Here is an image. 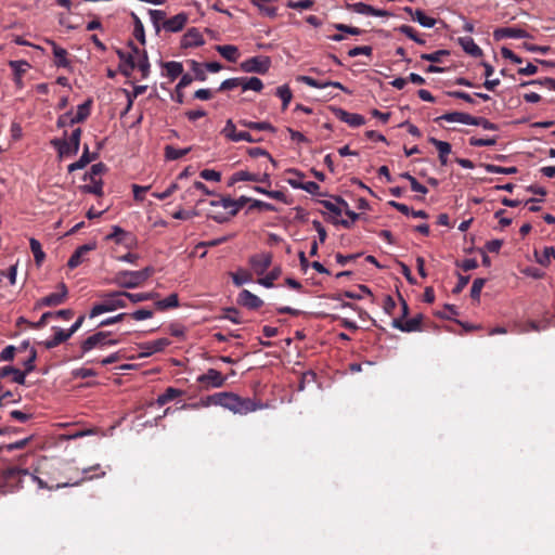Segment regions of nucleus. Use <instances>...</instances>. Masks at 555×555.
<instances>
[{
    "mask_svg": "<svg viewBox=\"0 0 555 555\" xmlns=\"http://www.w3.org/2000/svg\"><path fill=\"white\" fill-rule=\"evenodd\" d=\"M208 402L223 406L234 413L247 414L260 409L262 405L249 398H242L233 392H218L209 396Z\"/></svg>",
    "mask_w": 555,
    "mask_h": 555,
    "instance_id": "1",
    "label": "nucleus"
},
{
    "mask_svg": "<svg viewBox=\"0 0 555 555\" xmlns=\"http://www.w3.org/2000/svg\"><path fill=\"white\" fill-rule=\"evenodd\" d=\"M125 293L126 292L124 291H117L103 295V302L96 304L92 307L89 313V318L93 319L102 313L126 308L127 302L124 299Z\"/></svg>",
    "mask_w": 555,
    "mask_h": 555,
    "instance_id": "2",
    "label": "nucleus"
},
{
    "mask_svg": "<svg viewBox=\"0 0 555 555\" xmlns=\"http://www.w3.org/2000/svg\"><path fill=\"white\" fill-rule=\"evenodd\" d=\"M107 171V167L103 163L93 164L88 172L83 175V180H90V184L79 186L80 192L85 194H94L96 196L103 195V180L99 178L102 173Z\"/></svg>",
    "mask_w": 555,
    "mask_h": 555,
    "instance_id": "3",
    "label": "nucleus"
},
{
    "mask_svg": "<svg viewBox=\"0 0 555 555\" xmlns=\"http://www.w3.org/2000/svg\"><path fill=\"white\" fill-rule=\"evenodd\" d=\"M119 341V339L111 338V332L99 331L81 341V356L93 349L105 350L108 347L117 345Z\"/></svg>",
    "mask_w": 555,
    "mask_h": 555,
    "instance_id": "4",
    "label": "nucleus"
},
{
    "mask_svg": "<svg viewBox=\"0 0 555 555\" xmlns=\"http://www.w3.org/2000/svg\"><path fill=\"white\" fill-rule=\"evenodd\" d=\"M73 317H74L73 309H61L57 311L44 312L37 322H30L27 319H25L24 317H20L16 320V325L27 324L33 330H40L47 324L49 318L70 320Z\"/></svg>",
    "mask_w": 555,
    "mask_h": 555,
    "instance_id": "5",
    "label": "nucleus"
},
{
    "mask_svg": "<svg viewBox=\"0 0 555 555\" xmlns=\"http://www.w3.org/2000/svg\"><path fill=\"white\" fill-rule=\"evenodd\" d=\"M68 297V288L64 282L59 283L57 291L51 293L35 302L34 309L39 310L43 307H57L66 301Z\"/></svg>",
    "mask_w": 555,
    "mask_h": 555,
    "instance_id": "6",
    "label": "nucleus"
},
{
    "mask_svg": "<svg viewBox=\"0 0 555 555\" xmlns=\"http://www.w3.org/2000/svg\"><path fill=\"white\" fill-rule=\"evenodd\" d=\"M270 66L271 59L264 55L253 56L250 59L243 61L240 64V68L244 73H255L260 75L266 74L270 69Z\"/></svg>",
    "mask_w": 555,
    "mask_h": 555,
    "instance_id": "7",
    "label": "nucleus"
},
{
    "mask_svg": "<svg viewBox=\"0 0 555 555\" xmlns=\"http://www.w3.org/2000/svg\"><path fill=\"white\" fill-rule=\"evenodd\" d=\"M240 181H253V182L266 183L269 186L271 185V179H270V175L268 172H264L263 175H258V173H250L245 170H240V171L234 172L230 177V179L228 181V186H233L236 182H240Z\"/></svg>",
    "mask_w": 555,
    "mask_h": 555,
    "instance_id": "8",
    "label": "nucleus"
},
{
    "mask_svg": "<svg viewBox=\"0 0 555 555\" xmlns=\"http://www.w3.org/2000/svg\"><path fill=\"white\" fill-rule=\"evenodd\" d=\"M115 283L122 288H135L143 284L138 271L122 270L116 273Z\"/></svg>",
    "mask_w": 555,
    "mask_h": 555,
    "instance_id": "9",
    "label": "nucleus"
},
{
    "mask_svg": "<svg viewBox=\"0 0 555 555\" xmlns=\"http://www.w3.org/2000/svg\"><path fill=\"white\" fill-rule=\"evenodd\" d=\"M100 468V465H95V466H92V467H89V468H85L82 470V474L85 475L83 477L75 480V481H67V482H63V483H57L55 487H49L48 483L46 481H43L41 478H39L38 476L36 475H31V479L38 485V487L40 489H49V490H52V489H61V488H66V487H74V486H79L81 482H83L85 480H88V479H91L92 477L88 476V473L93 470V469H99Z\"/></svg>",
    "mask_w": 555,
    "mask_h": 555,
    "instance_id": "10",
    "label": "nucleus"
},
{
    "mask_svg": "<svg viewBox=\"0 0 555 555\" xmlns=\"http://www.w3.org/2000/svg\"><path fill=\"white\" fill-rule=\"evenodd\" d=\"M196 380L206 388H220L225 384L227 378L219 371L208 369L207 372L199 375Z\"/></svg>",
    "mask_w": 555,
    "mask_h": 555,
    "instance_id": "11",
    "label": "nucleus"
},
{
    "mask_svg": "<svg viewBox=\"0 0 555 555\" xmlns=\"http://www.w3.org/2000/svg\"><path fill=\"white\" fill-rule=\"evenodd\" d=\"M330 111L341 121L348 124L352 128L360 127L365 124V118L356 113H349L341 107L330 106Z\"/></svg>",
    "mask_w": 555,
    "mask_h": 555,
    "instance_id": "12",
    "label": "nucleus"
},
{
    "mask_svg": "<svg viewBox=\"0 0 555 555\" xmlns=\"http://www.w3.org/2000/svg\"><path fill=\"white\" fill-rule=\"evenodd\" d=\"M254 272L261 276L266 273L272 263V255L270 253L256 254L249 257L248 260Z\"/></svg>",
    "mask_w": 555,
    "mask_h": 555,
    "instance_id": "13",
    "label": "nucleus"
},
{
    "mask_svg": "<svg viewBox=\"0 0 555 555\" xmlns=\"http://www.w3.org/2000/svg\"><path fill=\"white\" fill-rule=\"evenodd\" d=\"M422 322L423 314L418 313L406 321H402L400 318H396L392 320L391 326L404 333H412L421 331Z\"/></svg>",
    "mask_w": 555,
    "mask_h": 555,
    "instance_id": "14",
    "label": "nucleus"
},
{
    "mask_svg": "<svg viewBox=\"0 0 555 555\" xmlns=\"http://www.w3.org/2000/svg\"><path fill=\"white\" fill-rule=\"evenodd\" d=\"M116 54L120 60V63L118 65L119 73H121L125 77H130L133 69L137 67L133 54L125 52L121 49H116Z\"/></svg>",
    "mask_w": 555,
    "mask_h": 555,
    "instance_id": "15",
    "label": "nucleus"
},
{
    "mask_svg": "<svg viewBox=\"0 0 555 555\" xmlns=\"http://www.w3.org/2000/svg\"><path fill=\"white\" fill-rule=\"evenodd\" d=\"M169 345L170 340L168 338H158L154 341L141 344L140 348L142 349V352L138 356V358H146L156 352H160Z\"/></svg>",
    "mask_w": 555,
    "mask_h": 555,
    "instance_id": "16",
    "label": "nucleus"
},
{
    "mask_svg": "<svg viewBox=\"0 0 555 555\" xmlns=\"http://www.w3.org/2000/svg\"><path fill=\"white\" fill-rule=\"evenodd\" d=\"M530 34L518 27H501L493 31V38L500 41L505 38H530Z\"/></svg>",
    "mask_w": 555,
    "mask_h": 555,
    "instance_id": "17",
    "label": "nucleus"
},
{
    "mask_svg": "<svg viewBox=\"0 0 555 555\" xmlns=\"http://www.w3.org/2000/svg\"><path fill=\"white\" fill-rule=\"evenodd\" d=\"M188 20H189L188 14L184 12H181V13H178L177 15L164 21L162 26L166 31L178 33L184 28Z\"/></svg>",
    "mask_w": 555,
    "mask_h": 555,
    "instance_id": "18",
    "label": "nucleus"
},
{
    "mask_svg": "<svg viewBox=\"0 0 555 555\" xmlns=\"http://www.w3.org/2000/svg\"><path fill=\"white\" fill-rule=\"evenodd\" d=\"M98 157H99V153L98 152L91 153L89 151V146L86 144L83 146L82 155L80 156V158L77 162L72 163L70 165H68L67 171L68 172H74L76 170L83 169L92 160L98 159Z\"/></svg>",
    "mask_w": 555,
    "mask_h": 555,
    "instance_id": "19",
    "label": "nucleus"
},
{
    "mask_svg": "<svg viewBox=\"0 0 555 555\" xmlns=\"http://www.w3.org/2000/svg\"><path fill=\"white\" fill-rule=\"evenodd\" d=\"M205 43L204 38L199 30L195 27L188 29L181 39V47L184 49L201 47Z\"/></svg>",
    "mask_w": 555,
    "mask_h": 555,
    "instance_id": "20",
    "label": "nucleus"
},
{
    "mask_svg": "<svg viewBox=\"0 0 555 555\" xmlns=\"http://www.w3.org/2000/svg\"><path fill=\"white\" fill-rule=\"evenodd\" d=\"M48 44L51 46L52 48V53H53V56H54V64L56 67H63V68H68L70 66V62L68 60V52L56 44L55 41L53 40H47Z\"/></svg>",
    "mask_w": 555,
    "mask_h": 555,
    "instance_id": "21",
    "label": "nucleus"
},
{
    "mask_svg": "<svg viewBox=\"0 0 555 555\" xmlns=\"http://www.w3.org/2000/svg\"><path fill=\"white\" fill-rule=\"evenodd\" d=\"M96 247V244L95 243H89V244H85V245H81L79 246L75 251L74 254L70 256V258L68 259L67 261V266L69 269H75L77 268L79 264H81L83 262V257L87 253L95 249Z\"/></svg>",
    "mask_w": 555,
    "mask_h": 555,
    "instance_id": "22",
    "label": "nucleus"
},
{
    "mask_svg": "<svg viewBox=\"0 0 555 555\" xmlns=\"http://www.w3.org/2000/svg\"><path fill=\"white\" fill-rule=\"evenodd\" d=\"M237 302L241 306L246 307L251 310H256L263 305V301L258 296H256L255 294L249 292L248 289H243L238 294Z\"/></svg>",
    "mask_w": 555,
    "mask_h": 555,
    "instance_id": "23",
    "label": "nucleus"
},
{
    "mask_svg": "<svg viewBox=\"0 0 555 555\" xmlns=\"http://www.w3.org/2000/svg\"><path fill=\"white\" fill-rule=\"evenodd\" d=\"M403 11L425 28H433L437 23L436 18L427 16L424 11L420 9L413 10L411 7H405Z\"/></svg>",
    "mask_w": 555,
    "mask_h": 555,
    "instance_id": "24",
    "label": "nucleus"
},
{
    "mask_svg": "<svg viewBox=\"0 0 555 555\" xmlns=\"http://www.w3.org/2000/svg\"><path fill=\"white\" fill-rule=\"evenodd\" d=\"M52 330L54 331V335L42 343L47 349H53L73 336L68 330L65 331L56 326H53Z\"/></svg>",
    "mask_w": 555,
    "mask_h": 555,
    "instance_id": "25",
    "label": "nucleus"
},
{
    "mask_svg": "<svg viewBox=\"0 0 555 555\" xmlns=\"http://www.w3.org/2000/svg\"><path fill=\"white\" fill-rule=\"evenodd\" d=\"M428 142L431 143L439 153V160L442 166L448 164V155L451 153L452 146L449 142L438 140L434 137L428 138Z\"/></svg>",
    "mask_w": 555,
    "mask_h": 555,
    "instance_id": "26",
    "label": "nucleus"
},
{
    "mask_svg": "<svg viewBox=\"0 0 555 555\" xmlns=\"http://www.w3.org/2000/svg\"><path fill=\"white\" fill-rule=\"evenodd\" d=\"M91 99H88L86 102L78 105L76 115L69 119V125L85 121L91 113Z\"/></svg>",
    "mask_w": 555,
    "mask_h": 555,
    "instance_id": "27",
    "label": "nucleus"
},
{
    "mask_svg": "<svg viewBox=\"0 0 555 555\" xmlns=\"http://www.w3.org/2000/svg\"><path fill=\"white\" fill-rule=\"evenodd\" d=\"M51 144L57 150L60 157L75 156L78 151H74L70 143L64 139H53Z\"/></svg>",
    "mask_w": 555,
    "mask_h": 555,
    "instance_id": "28",
    "label": "nucleus"
},
{
    "mask_svg": "<svg viewBox=\"0 0 555 555\" xmlns=\"http://www.w3.org/2000/svg\"><path fill=\"white\" fill-rule=\"evenodd\" d=\"M459 42L467 54L474 57H479L482 55V50L475 43L472 37L460 38Z\"/></svg>",
    "mask_w": 555,
    "mask_h": 555,
    "instance_id": "29",
    "label": "nucleus"
},
{
    "mask_svg": "<svg viewBox=\"0 0 555 555\" xmlns=\"http://www.w3.org/2000/svg\"><path fill=\"white\" fill-rule=\"evenodd\" d=\"M216 50L229 62L234 63L240 56L237 47L233 44L216 46Z\"/></svg>",
    "mask_w": 555,
    "mask_h": 555,
    "instance_id": "30",
    "label": "nucleus"
},
{
    "mask_svg": "<svg viewBox=\"0 0 555 555\" xmlns=\"http://www.w3.org/2000/svg\"><path fill=\"white\" fill-rule=\"evenodd\" d=\"M163 67L166 70V75L171 81L176 80L183 73V65L180 62L170 61L163 63Z\"/></svg>",
    "mask_w": 555,
    "mask_h": 555,
    "instance_id": "31",
    "label": "nucleus"
},
{
    "mask_svg": "<svg viewBox=\"0 0 555 555\" xmlns=\"http://www.w3.org/2000/svg\"><path fill=\"white\" fill-rule=\"evenodd\" d=\"M155 308L159 311H165L171 308L179 307V297L178 294L172 293L164 299L155 301Z\"/></svg>",
    "mask_w": 555,
    "mask_h": 555,
    "instance_id": "32",
    "label": "nucleus"
},
{
    "mask_svg": "<svg viewBox=\"0 0 555 555\" xmlns=\"http://www.w3.org/2000/svg\"><path fill=\"white\" fill-rule=\"evenodd\" d=\"M238 124L251 130L270 131L273 133L276 131L275 127L268 121H248L245 119H241Z\"/></svg>",
    "mask_w": 555,
    "mask_h": 555,
    "instance_id": "33",
    "label": "nucleus"
},
{
    "mask_svg": "<svg viewBox=\"0 0 555 555\" xmlns=\"http://www.w3.org/2000/svg\"><path fill=\"white\" fill-rule=\"evenodd\" d=\"M131 236V234L125 231L119 225L112 227V233L105 236L106 241H114L116 244H122L127 241V237Z\"/></svg>",
    "mask_w": 555,
    "mask_h": 555,
    "instance_id": "34",
    "label": "nucleus"
},
{
    "mask_svg": "<svg viewBox=\"0 0 555 555\" xmlns=\"http://www.w3.org/2000/svg\"><path fill=\"white\" fill-rule=\"evenodd\" d=\"M282 274L281 267H274L267 275L259 278L258 283L263 287L271 288L274 285V281Z\"/></svg>",
    "mask_w": 555,
    "mask_h": 555,
    "instance_id": "35",
    "label": "nucleus"
},
{
    "mask_svg": "<svg viewBox=\"0 0 555 555\" xmlns=\"http://www.w3.org/2000/svg\"><path fill=\"white\" fill-rule=\"evenodd\" d=\"M159 294L156 292L146 293H125V298H128L132 304H138L146 300L158 298Z\"/></svg>",
    "mask_w": 555,
    "mask_h": 555,
    "instance_id": "36",
    "label": "nucleus"
},
{
    "mask_svg": "<svg viewBox=\"0 0 555 555\" xmlns=\"http://www.w3.org/2000/svg\"><path fill=\"white\" fill-rule=\"evenodd\" d=\"M183 391L180 389L168 387L162 395L157 397L156 403L159 406H163L175 398L180 397Z\"/></svg>",
    "mask_w": 555,
    "mask_h": 555,
    "instance_id": "37",
    "label": "nucleus"
},
{
    "mask_svg": "<svg viewBox=\"0 0 555 555\" xmlns=\"http://www.w3.org/2000/svg\"><path fill=\"white\" fill-rule=\"evenodd\" d=\"M131 17L133 20V36L141 44H145L146 39L143 23L134 12H131Z\"/></svg>",
    "mask_w": 555,
    "mask_h": 555,
    "instance_id": "38",
    "label": "nucleus"
},
{
    "mask_svg": "<svg viewBox=\"0 0 555 555\" xmlns=\"http://www.w3.org/2000/svg\"><path fill=\"white\" fill-rule=\"evenodd\" d=\"M191 147L177 149L172 145L165 146V158L166 160H177L191 152Z\"/></svg>",
    "mask_w": 555,
    "mask_h": 555,
    "instance_id": "39",
    "label": "nucleus"
},
{
    "mask_svg": "<svg viewBox=\"0 0 555 555\" xmlns=\"http://www.w3.org/2000/svg\"><path fill=\"white\" fill-rule=\"evenodd\" d=\"M30 475L29 470L27 468H20V467H8L5 470L2 472V478L5 482H9L10 480L20 477V476H28Z\"/></svg>",
    "mask_w": 555,
    "mask_h": 555,
    "instance_id": "40",
    "label": "nucleus"
},
{
    "mask_svg": "<svg viewBox=\"0 0 555 555\" xmlns=\"http://www.w3.org/2000/svg\"><path fill=\"white\" fill-rule=\"evenodd\" d=\"M29 245L31 253L34 254L36 264L40 266L46 258V254L42 250L40 242L33 237L29 240Z\"/></svg>",
    "mask_w": 555,
    "mask_h": 555,
    "instance_id": "41",
    "label": "nucleus"
},
{
    "mask_svg": "<svg viewBox=\"0 0 555 555\" xmlns=\"http://www.w3.org/2000/svg\"><path fill=\"white\" fill-rule=\"evenodd\" d=\"M489 173L514 175L518 172L517 167H501L492 164L481 165Z\"/></svg>",
    "mask_w": 555,
    "mask_h": 555,
    "instance_id": "42",
    "label": "nucleus"
},
{
    "mask_svg": "<svg viewBox=\"0 0 555 555\" xmlns=\"http://www.w3.org/2000/svg\"><path fill=\"white\" fill-rule=\"evenodd\" d=\"M276 95L282 100V109L285 111L293 98V93L288 85L280 86L276 89Z\"/></svg>",
    "mask_w": 555,
    "mask_h": 555,
    "instance_id": "43",
    "label": "nucleus"
},
{
    "mask_svg": "<svg viewBox=\"0 0 555 555\" xmlns=\"http://www.w3.org/2000/svg\"><path fill=\"white\" fill-rule=\"evenodd\" d=\"M135 63L137 67L141 72L142 78H147L151 72V63L149 61L147 52L145 50H142V55Z\"/></svg>",
    "mask_w": 555,
    "mask_h": 555,
    "instance_id": "44",
    "label": "nucleus"
},
{
    "mask_svg": "<svg viewBox=\"0 0 555 555\" xmlns=\"http://www.w3.org/2000/svg\"><path fill=\"white\" fill-rule=\"evenodd\" d=\"M534 256L538 263L547 267L550 264L551 257L555 259V248L552 246H547L544 248L543 254L541 256L538 254V251H534Z\"/></svg>",
    "mask_w": 555,
    "mask_h": 555,
    "instance_id": "45",
    "label": "nucleus"
},
{
    "mask_svg": "<svg viewBox=\"0 0 555 555\" xmlns=\"http://www.w3.org/2000/svg\"><path fill=\"white\" fill-rule=\"evenodd\" d=\"M149 14H150V17H151V22L155 28V31L156 34H159L160 31V23L165 20L166 17V13L162 10H149Z\"/></svg>",
    "mask_w": 555,
    "mask_h": 555,
    "instance_id": "46",
    "label": "nucleus"
},
{
    "mask_svg": "<svg viewBox=\"0 0 555 555\" xmlns=\"http://www.w3.org/2000/svg\"><path fill=\"white\" fill-rule=\"evenodd\" d=\"M346 9L362 15H371L372 12V5L364 2L347 3Z\"/></svg>",
    "mask_w": 555,
    "mask_h": 555,
    "instance_id": "47",
    "label": "nucleus"
},
{
    "mask_svg": "<svg viewBox=\"0 0 555 555\" xmlns=\"http://www.w3.org/2000/svg\"><path fill=\"white\" fill-rule=\"evenodd\" d=\"M396 30L405 35L406 37H409L410 39H412L413 41H415L418 44H425V40L420 38L418 35L416 34L415 29L409 25H401V26L397 27Z\"/></svg>",
    "mask_w": 555,
    "mask_h": 555,
    "instance_id": "48",
    "label": "nucleus"
},
{
    "mask_svg": "<svg viewBox=\"0 0 555 555\" xmlns=\"http://www.w3.org/2000/svg\"><path fill=\"white\" fill-rule=\"evenodd\" d=\"M288 172H289V173H292V175H294V176H295V178H289V179H287V183H288L292 188H294V189H299V190H300V189L302 188V183H304L302 179L305 178V173H304V172H301L300 170H298V169H294V168H293V169H289V170H288Z\"/></svg>",
    "mask_w": 555,
    "mask_h": 555,
    "instance_id": "49",
    "label": "nucleus"
},
{
    "mask_svg": "<svg viewBox=\"0 0 555 555\" xmlns=\"http://www.w3.org/2000/svg\"><path fill=\"white\" fill-rule=\"evenodd\" d=\"M232 281L236 286H242L251 281V274L247 271L240 270L235 273H231Z\"/></svg>",
    "mask_w": 555,
    "mask_h": 555,
    "instance_id": "50",
    "label": "nucleus"
},
{
    "mask_svg": "<svg viewBox=\"0 0 555 555\" xmlns=\"http://www.w3.org/2000/svg\"><path fill=\"white\" fill-rule=\"evenodd\" d=\"M450 52L448 50H437L433 53H423L421 54V59L424 61H428L431 63H440L442 56L449 55Z\"/></svg>",
    "mask_w": 555,
    "mask_h": 555,
    "instance_id": "51",
    "label": "nucleus"
},
{
    "mask_svg": "<svg viewBox=\"0 0 555 555\" xmlns=\"http://www.w3.org/2000/svg\"><path fill=\"white\" fill-rule=\"evenodd\" d=\"M191 69L194 73V78L199 81H205L207 76L204 70L205 66L197 61L191 60L190 61Z\"/></svg>",
    "mask_w": 555,
    "mask_h": 555,
    "instance_id": "52",
    "label": "nucleus"
},
{
    "mask_svg": "<svg viewBox=\"0 0 555 555\" xmlns=\"http://www.w3.org/2000/svg\"><path fill=\"white\" fill-rule=\"evenodd\" d=\"M487 280L482 278L475 279L470 288V297L474 300H479L480 293L482 287L485 286Z\"/></svg>",
    "mask_w": 555,
    "mask_h": 555,
    "instance_id": "53",
    "label": "nucleus"
},
{
    "mask_svg": "<svg viewBox=\"0 0 555 555\" xmlns=\"http://www.w3.org/2000/svg\"><path fill=\"white\" fill-rule=\"evenodd\" d=\"M254 209H262L268 211H278L276 207L270 203L260 201V199H253L250 201V205L248 207V211Z\"/></svg>",
    "mask_w": 555,
    "mask_h": 555,
    "instance_id": "54",
    "label": "nucleus"
},
{
    "mask_svg": "<svg viewBox=\"0 0 555 555\" xmlns=\"http://www.w3.org/2000/svg\"><path fill=\"white\" fill-rule=\"evenodd\" d=\"M314 5V0H288L286 7L295 10H308Z\"/></svg>",
    "mask_w": 555,
    "mask_h": 555,
    "instance_id": "55",
    "label": "nucleus"
},
{
    "mask_svg": "<svg viewBox=\"0 0 555 555\" xmlns=\"http://www.w3.org/2000/svg\"><path fill=\"white\" fill-rule=\"evenodd\" d=\"M9 66L13 69L14 76H22L30 67L27 61H10Z\"/></svg>",
    "mask_w": 555,
    "mask_h": 555,
    "instance_id": "56",
    "label": "nucleus"
},
{
    "mask_svg": "<svg viewBox=\"0 0 555 555\" xmlns=\"http://www.w3.org/2000/svg\"><path fill=\"white\" fill-rule=\"evenodd\" d=\"M251 198L245 195L240 196L236 199H233L232 209L229 211V215L234 217L238 214L240 209L247 203H250Z\"/></svg>",
    "mask_w": 555,
    "mask_h": 555,
    "instance_id": "57",
    "label": "nucleus"
},
{
    "mask_svg": "<svg viewBox=\"0 0 555 555\" xmlns=\"http://www.w3.org/2000/svg\"><path fill=\"white\" fill-rule=\"evenodd\" d=\"M31 440H33V436H29L24 439L17 440L15 442L0 447V450L5 449L10 452L14 451V450H21V449H24Z\"/></svg>",
    "mask_w": 555,
    "mask_h": 555,
    "instance_id": "58",
    "label": "nucleus"
},
{
    "mask_svg": "<svg viewBox=\"0 0 555 555\" xmlns=\"http://www.w3.org/2000/svg\"><path fill=\"white\" fill-rule=\"evenodd\" d=\"M37 359V350L31 347L29 350V357L23 362L24 371L28 374L36 369L35 362Z\"/></svg>",
    "mask_w": 555,
    "mask_h": 555,
    "instance_id": "59",
    "label": "nucleus"
},
{
    "mask_svg": "<svg viewBox=\"0 0 555 555\" xmlns=\"http://www.w3.org/2000/svg\"><path fill=\"white\" fill-rule=\"evenodd\" d=\"M498 142V138L496 137H492V138H489V139H479V138H475V137H472L469 139V145L472 146H492V145H495Z\"/></svg>",
    "mask_w": 555,
    "mask_h": 555,
    "instance_id": "60",
    "label": "nucleus"
},
{
    "mask_svg": "<svg viewBox=\"0 0 555 555\" xmlns=\"http://www.w3.org/2000/svg\"><path fill=\"white\" fill-rule=\"evenodd\" d=\"M372 53H373V48L371 46L354 47L348 51V55L350 57H356L361 54L371 56Z\"/></svg>",
    "mask_w": 555,
    "mask_h": 555,
    "instance_id": "61",
    "label": "nucleus"
},
{
    "mask_svg": "<svg viewBox=\"0 0 555 555\" xmlns=\"http://www.w3.org/2000/svg\"><path fill=\"white\" fill-rule=\"evenodd\" d=\"M334 28L338 31L346 33L352 36H359L364 33L363 29H360L358 27L349 26L346 24H334Z\"/></svg>",
    "mask_w": 555,
    "mask_h": 555,
    "instance_id": "62",
    "label": "nucleus"
},
{
    "mask_svg": "<svg viewBox=\"0 0 555 555\" xmlns=\"http://www.w3.org/2000/svg\"><path fill=\"white\" fill-rule=\"evenodd\" d=\"M263 89V83L261 79L258 77H249V79L246 81V86H244V91L253 90L256 92H260Z\"/></svg>",
    "mask_w": 555,
    "mask_h": 555,
    "instance_id": "63",
    "label": "nucleus"
},
{
    "mask_svg": "<svg viewBox=\"0 0 555 555\" xmlns=\"http://www.w3.org/2000/svg\"><path fill=\"white\" fill-rule=\"evenodd\" d=\"M202 179L207 181L219 182L221 180V173L214 169H204L199 172Z\"/></svg>",
    "mask_w": 555,
    "mask_h": 555,
    "instance_id": "64",
    "label": "nucleus"
}]
</instances>
